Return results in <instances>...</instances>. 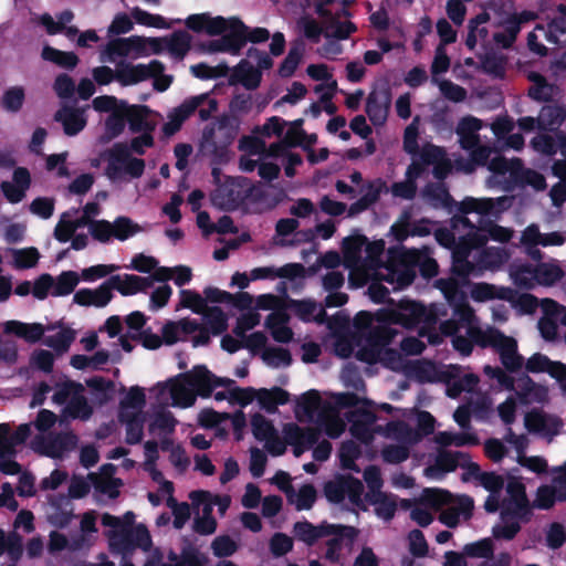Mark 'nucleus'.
<instances>
[{
  "label": "nucleus",
  "mask_w": 566,
  "mask_h": 566,
  "mask_svg": "<svg viewBox=\"0 0 566 566\" xmlns=\"http://www.w3.org/2000/svg\"><path fill=\"white\" fill-rule=\"evenodd\" d=\"M178 421L166 407H160L149 416V431L154 434L166 436L175 431Z\"/></svg>",
  "instance_id": "nucleus-42"
},
{
  "label": "nucleus",
  "mask_w": 566,
  "mask_h": 566,
  "mask_svg": "<svg viewBox=\"0 0 566 566\" xmlns=\"http://www.w3.org/2000/svg\"><path fill=\"white\" fill-rule=\"evenodd\" d=\"M491 128L499 140L523 142V132L517 130V124L509 116L497 117Z\"/></svg>",
  "instance_id": "nucleus-52"
},
{
  "label": "nucleus",
  "mask_w": 566,
  "mask_h": 566,
  "mask_svg": "<svg viewBox=\"0 0 566 566\" xmlns=\"http://www.w3.org/2000/svg\"><path fill=\"white\" fill-rule=\"evenodd\" d=\"M102 161H107L106 175L112 180H119L125 177L137 178L144 171V160L134 157L125 149L118 148L114 153L92 160V166L98 167Z\"/></svg>",
  "instance_id": "nucleus-10"
},
{
  "label": "nucleus",
  "mask_w": 566,
  "mask_h": 566,
  "mask_svg": "<svg viewBox=\"0 0 566 566\" xmlns=\"http://www.w3.org/2000/svg\"><path fill=\"white\" fill-rule=\"evenodd\" d=\"M344 262L350 270V280L358 286L374 280L368 294L374 302H384L387 296V289L379 282L386 281L394 286V290L409 285L415 271L412 265L420 261V253L417 250H408L391 255L388 263H381L379 258L385 250L382 240L366 242V238L357 235L344 240Z\"/></svg>",
  "instance_id": "nucleus-1"
},
{
  "label": "nucleus",
  "mask_w": 566,
  "mask_h": 566,
  "mask_svg": "<svg viewBox=\"0 0 566 566\" xmlns=\"http://www.w3.org/2000/svg\"><path fill=\"white\" fill-rule=\"evenodd\" d=\"M77 439L72 433H62L55 437H36L32 441V448L44 455L61 458L65 452L75 448Z\"/></svg>",
  "instance_id": "nucleus-20"
},
{
  "label": "nucleus",
  "mask_w": 566,
  "mask_h": 566,
  "mask_svg": "<svg viewBox=\"0 0 566 566\" xmlns=\"http://www.w3.org/2000/svg\"><path fill=\"white\" fill-rule=\"evenodd\" d=\"M469 231L460 238V241L453 249V270L460 275H469L474 273L475 265L467 259L471 249L484 245L489 239L497 242H507L513 237V230L494 223H486L481 228H474L464 217L455 218L453 221V230L459 232L461 229Z\"/></svg>",
  "instance_id": "nucleus-5"
},
{
  "label": "nucleus",
  "mask_w": 566,
  "mask_h": 566,
  "mask_svg": "<svg viewBox=\"0 0 566 566\" xmlns=\"http://www.w3.org/2000/svg\"><path fill=\"white\" fill-rule=\"evenodd\" d=\"M434 440L437 443L441 446H455V447H463V446H475L479 442V439L476 434L471 431L467 430L462 433H452L448 431L439 432Z\"/></svg>",
  "instance_id": "nucleus-57"
},
{
  "label": "nucleus",
  "mask_w": 566,
  "mask_h": 566,
  "mask_svg": "<svg viewBox=\"0 0 566 566\" xmlns=\"http://www.w3.org/2000/svg\"><path fill=\"white\" fill-rule=\"evenodd\" d=\"M290 316L285 311L272 312L265 319V327L274 340L289 343L293 338V331L289 326Z\"/></svg>",
  "instance_id": "nucleus-38"
},
{
  "label": "nucleus",
  "mask_w": 566,
  "mask_h": 566,
  "mask_svg": "<svg viewBox=\"0 0 566 566\" xmlns=\"http://www.w3.org/2000/svg\"><path fill=\"white\" fill-rule=\"evenodd\" d=\"M191 501L198 506H203L205 515L211 514L212 507L218 506L220 514H224L230 505V497L213 495L207 491H193L190 493Z\"/></svg>",
  "instance_id": "nucleus-49"
},
{
  "label": "nucleus",
  "mask_w": 566,
  "mask_h": 566,
  "mask_svg": "<svg viewBox=\"0 0 566 566\" xmlns=\"http://www.w3.org/2000/svg\"><path fill=\"white\" fill-rule=\"evenodd\" d=\"M261 71L255 69L249 61L242 60L233 70L230 84L241 83L248 90H255L261 82Z\"/></svg>",
  "instance_id": "nucleus-43"
},
{
  "label": "nucleus",
  "mask_w": 566,
  "mask_h": 566,
  "mask_svg": "<svg viewBox=\"0 0 566 566\" xmlns=\"http://www.w3.org/2000/svg\"><path fill=\"white\" fill-rule=\"evenodd\" d=\"M115 468L112 464L103 465L98 473L88 475L95 490L109 499H115L119 494L123 485L122 481L114 476Z\"/></svg>",
  "instance_id": "nucleus-29"
},
{
  "label": "nucleus",
  "mask_w": 566,
  "mask_h": 566,
  "mask_svg": "<svg viewBox=\"0 0 566 566\" xmlns=\"http://www.w3.org/2000/svg\"><path fill=\"white\" fill-rule=\"evenodd\" d=\"M264 146L265 144H241L240 149L243 151V155L240 160V167L242 170L251 171L258 166L264 157Z\"/></svg>",
  "instance_id": "nucleus-59"
},
{
  "label": "nucleus",
  "mask_w": 566,
  "mask_h": 566,
  "mask_svg": "<svg viewBox=\"0 0 566 566\" xmlns=\"http://www.w3.org/2000/svg\"><path fill=\"white\" fill-rule=\"evenodd\" d=\"M422 164L416 158L407 170V179L392 186V193L397 197L410 199L413 197L416 186L413 180L421 174Z\"/></svg>",
  "instance_id": "nucleus-54"
},
{
  "label": "nucleus",
  "mask_w": 566,
  "mask_h": 566,
  "mask_svg": "<svg viewBox=\"0 0 566 566\" xmlns=\"http://www.w3.org/2000/svg\"><path fill=\"white\" fill-rule=\"evenodd\" d=\"M199 324L189 318H182L177 322H168L161 329L163 340L167 345H172L178 342H184L189 335L196 333Z\"/></svg>",
  "instance_id": "nucleus-35"
},
{
  "label": "nucleus",
  "mask_w": 566,
  "mask_h": 566,
  "mask_svg": "<svg viewBox=\"0 0 566 566\" xmlns=\"http://www.w3.org/2000/svg\"><path fill=\"white\" fill-rule=\"evenodd\" d=\"M48 331L40 323L27 324L19 321H8L4 324V332L15 334L31 343L39 340Z\"/></svg>",
  "instance_id": "nucleus-48"
},
{
  "label": "nucleus",
  "mask_w": 566,
  "mask_h": 566,
  "mask_svg": "<svg viewBox=\"0 0 566 566\" xmlns=\"http://www.w3.org/2000/svg\"><path fill=\"white\" fill-rule=\"evenodd\" d=\"M191 35L186 31H176L169 39H165L166 48L171 55L181 60L191 48Z\"/></svg>",
  "instance_id": "nucleus-60"
},
{
  "label": "nucleus",
  "mask_w": 566,
  "mask_h": 566,
  "mask_svg": "<svg viewBox=\"0 0 566 566\" xmlns=\"http://www.w3.org/2000/svg\"><path fill=\"white\" fill-rule=\"evenodd\" d=\"M350 432L363 442H368L374 436L375 415L368 410L353 413Z\"/></svg>",
  "instance_id": "nucleus-47"
},
{
  "label": "nucleus",
  "mask_w": 566,
  "mask_h": 566,
  "mask_svg": "<svg viewBox=\"0 0 566 566\" xmlns=\"http://www.w3.org/2000/svg\"><path fill=\"white\" fill-rule=\"evenodd\" d=\"M391 96L388 90L373 91L366 103V113L374 125H382L388 116Z\"/></svg>",
  "instance_id": "nucleus-31"
},
{
  "label": "nucleus",
  "mask_w": 566,
  "mask_h": 566,
  "mask_svg": "<svg viewBox=\"0 0 566 566\" xmlns=\"http://www.w3.org/2000/svg\"><path fill=\"white\" fill-rule=\"evenodd\" d=\"M164 71V65L158 61H153L148 65H133L124 61L116 66V80L124 86L142 82L150 76H155Z\"/></svg>",
  "instance_id": "nucleus-19"
},
{
  "label": "nucleus",
  "mask_w": 566,
  "mask_h": 566,
  "mask_svg": "<svg viewBox=\"0 0 566 566\" xmlns=\"http://www.w3.org/2000/svg\"><path fill=\"white\" fill-rule=\"evenodd\" d=\"M31 185L30 172L25 168H17L13 171L12 181H3L1 190L10 203H18L23 200Z\"/></svg>",
  "instance_id": "nucleus-27"
},
{
  "label": "nucleus",
  "mask_w": 566,
  "mask_h": 566,
  "mask_svg": "<svg viewBox=\"0 0 566 566\" xmlns=\"http://www.w3.org/2000/svg\"><path fill=\"white\" fill-rule=\"evenodd\" d=\"M537 118L539 130L553 129L565 120L566 108L556 104L546 105L541 109Z\"/></svg>",
  "instance_id": "nucleus-56"
},
{
  "label": "nucleus",
  "mask_w": 566,
  "mask_h": 566,
  "mask_svg": "<svg viewBox=\"0 0 566 566\" xmlns=\"http://www.w3.org/2000/svg\"><path fill=\"white\" fill-rule=\"evenodd\" d=\"M294 413L300 421L317 424L331 438H338L345 430L338 411L323 403L316 390H308L296 398Z\"/></svg>",
  "instance_id": "nucleus-8"
},
{
  "label": "nucleus",
  "mask_w": 566,
  "mask_h": 566,
  "mask_svg": "<svg viewBox=\"0 0 566 566\" xmlns=\"http://www.w3.org/2000/svg\"><path fill=\"white\" fill-rule=\"evenodd\" d=\"M186 25L195 32L206 31L209 35H219L228 30V20L206 13L193 14L186 20Z\"/></svg>",
  "instance_id": "nucleus-36"
},
{
  "label": "nucleus",
  "mask_w": 566,
  "mask_h": 566,
  "mask_svg": "<svg viewBox=\"0 0 566 566\" xmlns=\"http://www.w3.org/2000/svg\"><path fill=\"white\" fill-rule=\"evenodd\" d=\"M459 314L467 322L468 334L475 344L482 347H493L500 355L501 361L506 369L514 371L523 366L524 359L517 353V342L515 338L506 336L493 327H479L475 323L474 312L470 306L460 308Z\"/></svg>",
  "instance_id": "nucleus-6"
},
{
  "label": "nucleus",
  "mask_w": 566,
  "mask_h": 566,
  "mask_svg": "<svg viewBox=\"0 0 566 566\" xmlns=\"http://www.w3.org/2000/svg\"><path fill=\"white\" fill-rule=\"evenodd\" d=\"M284 439L294 447V454L300 457L317 439L318 434L314 429L303 430L295 423H287L283 427Z\"/></svg>",
  "instance_id": "nucleus-32"
},
{
  "label": "nucleus",
  "mask_w": 566,
  "mask_h": 566,
  "mask_svg": "<svg viewBox=\"0 0 566 566\" xmlns=\"http://www.w3.org/2000/svg\"><path fill=\"white\" fill-rule=\"evenodd\" d=\"M228 30L230 34L223 35L218 40L202 43L200 49L208 52H231L238 54L247 42L248 28L239 20H228Z\"/></svg>",
  "instance_id": "nucleus-13"
},
{
  "label": "nucleus",
  "mask_w": 566,
  "mask_h": 566,
  "mask_svg": "<svg viewBox=\"0 0 566 566\" xmlns=\"http://www.w3.org/2000/svg\"><path fill=\"white\" fill-rule=\"evenodd\" d=\"M113 239L125 241L143 231V228L126 217H118L112 222Z\"/></svg>",
  "instance_id": "nucleus-63"
},
{
  "label": "nucleus",
  "mask_w": 566,
  "mask_h": 566,
  "mask_svg": "<svg viewBox=\"0 0 566 566\" xmlns=\"http://www.w3.org/2000/svg\"><path fill=\"white\" fill-rule=\"evenodd\" d=\"M509 275L512 282L520 289L533 290L538 286L536 265L515 262L510 266Z\"/></svg>",
  "instance_id": "nucleus-41"
},
{
  "label": "nucleus",
  "mask_w": 566,
  "mask_h": 566,
  "mask_svg": "<svg viewBox=\"0 0 566 566\" xmlns=\"http://www.w3.org/2000/svg\"><path fill=\"white\" fill-rule=\"evenodd\" d=\"M323 23V32L326 39L345 40L356 31L354 23L349 21L342 22L339 14H332Z\"/></svg>",
  "instance_id": "nucleus-50"
},
{
  "label": "nucleus",
  "mask_w": 566,
  "mask_h": 566,
  "mask_svg": "<svg viewBox=\"0 0 566 566\" xmlns=\"http://www.w3.org/2000/svg\"><path fill=\"white\" fill-rule=\"evenodd\" d=\"M524 427L531 433L552 439L563 428V420L543 410L534 409L525 413Z\"/></svg>",
  "instance_id": "nucleus-16"
},
{
  "label": "nucleus",
  "mask_w": 566,
  "mask_h": 566,
  "mask_svg": "<svg viewBox=\"0 0 566 566\" xmlns=\"http://www.w3.org/2000/svg\"><path fill=\"white\" fill-rule=\"evenodd\" d=\"M113 298L111 286L103 283L96 289H81L74 296V303L81 306L105 307Z\"/></svg>",
  "instance_id": "nucleus-34"
},
{
  "label": "nucleus",
  "mask_w": 566,
  "mask_h": 566,
  "mask_svg": "<svg viewBox=\"0 0 566 566\" xmlns=\"http://www.w3.org/2000/svg\"><path fill=\"white\" fill-rule=\"evenodd\" d=\"M543 317L538 322L541 335L546 340H555L558 337V325H566V308L551 298H544L541 303Z\"/></svg>",
  "instance_id": "nucleus-15"
},
{
  "label": "nucleus",
  "mask_w": 566,
  "mask_h": 566,
  "mask_svg": "<svg viewBox=\"0 0 566 566\" xmlns=\"http://www.w3.org/2000/svg\"><path fill=\"white\" fill-rule=\"evenodd\" d=\"M214 381V375L207 367L198 365L187 373L158 381L149 388V394L159 407L186 409L195 405L198 396L210 397Z\"/></svg>",
  "instance_id": "nucleus-3"
},
{
  "label": "nucleus",
  "mask_w": 566,
  "mask_h": 566,
  "mask_svg": "<svg viewBox=\"0 0 566 566\" xmlns=\"http://www.w3.org/2000/svg\"><path fill=\"white\" fill-rule=\"evenodd\" d=\"M334 525H321L319 527H314L310 523H297L294 526L295 535L305 543H313L317 538L325 537V535H329V533L334 532Z\"/></svg>",
  "instance_id": "nucleus-61"
},
{
  "label": "nucleus",
  "mask_w": 566,
  "mask_h": 566,
  "mask_svg": "<svg viewBox=\"0 0 566 566\" xmlns=\"http://www.w3.org/2000/svg\"><path fill=\"white\" fill-rule=\"evenodd\" d=\"M126 113V119L129 128L134 133H140V137L132 139V142H153L151 132L156 128V123L149 119V109L145 106L122 104Z\"/></svg>",
  "instance_id": "nucleus-17"
},
{
  "label": "nucleus",
  "mask_w": 566,
  "mask_h": 566,
  "mask_svg": "<svg viewBox=\"0 0 566 566\" xmlns=\"http://www.w3.org/2000/svg\"><path fill=\"white\" fill-rule=\"evenodd\" d=\"M207 99L206 95L195 96L182 103L168 115V122L164 124V137L169 138L178 132L182 123Z\"/></svg>",
  "instance_id": "nucleus-25"
},
{
  "label": "nucleus",
  "mask_w": 566,
  "mask_h": 566,
  "mask_svg": "<svg viewBox=\"0 0 566 566\" xmlns=\"http://www.w3.org/2000/svg\"><path fill=\"white\" fill-rule=\"evenodd\" d=\"M84 227L77 219V210H70L60 216L54 228V238L62 243L71 241L74 250H82L88 243V235L85 233L75 234V231Z\"/></svg>",
  "instance_id": "nucleus-14"
},
{
  "label": "nucleus",
  "mask_w": 566,
  "mask_h": 566,
  "mask_svg": "<svg viewBox=\"0 0 566 566\" xmlns=\"http://www.w3.org/2000/svg\"><path fill=\"white\" fill-rule=\"evenodd\" d=\"M53 401L64 405V415L71 418L87 419L92 412L84 397V387L73 381H64L56 386Z\"/></svg>",
  "instance_id": "nucleus-11"
},
{
  "label": "nucleus",
  "mask_w": 566,
  "mask_h": 566,
  "mask_svg": "<svg viewBox=\"0 0 566 566\" xmlns=\"http://www.w3.org/2000/svg\"><path fill=\"white\" fill-rule=\"evenodd\" d=\"M98 514L95 511H88L80 516L78 535L74 538V547L80 548L91 545L98 532Z\"/></svg>",
  "instance_id": "nucleus-44"
},
{
  "label": "nucleus",
  "mask_w": 566,
  "mask_h": 566,
  "mask_svg": "<svg viewBox=\"0 0 566 566\" xmlns=\"http://www.w3.org/2000/svg\"><path fill=\"white\" fill-rule=\"evenodd\" d=\"M525 368L530 373H547L560 382L564 391H566V365L559 361H553L547 356L535 353L525 363Z\"/></svg>",
  "instance_id": "nucleus-21"
},
{
  "label": "nucleus",
  "mask_w": 566,
  "mask_h": 566,
  "mask_svg": "<svg viewBox=\"0 0 566 566\" xmlns=\"http://www.w3.org/2000/svg\"><path fill=\"white\" fill-rule=\"evenodd\" d=\"M470 296L475 302L503 300L512 304L516 302L517 294L506 286H497L489 283H475L470 289Z\"/></svg>",
  "instance_id": "nucleus-26"
},
{
  "label": "nucleus",
  "mask_w": 566,
  "mask_h": 566,
  "mask_svg": "<svg viewBox=\"0 0 566 566\" xmlns=\"http://www.w3.org/2000/svg\"><path fill=\"white\" fill-rule=\"evenodd\" d=\"M464 306H469L467 303H461L459 305H454V315L459 318L460 321V324L457 323L455 321H448V322H444L442 325H441V329H442V333L446 334V335H453L455 333L459 332L460 327L463 328L465 331V334L468 335V337H463V336H459L457 335L453 339H452V343H453V347L460 352L462 355H469L472 350V343H475L471 336L468 334V331H467V327H468V324L467 322L461 317V315L459 314V310L464 307Z\"/></svg>",
  "instance_id": "nucleus-30"
},
{
  "label": "nucleus",
  "mask_w": 566,
  "mask_h": 566,
  "mask_svg": "<svg viewBox=\"0 0 566 566\" xmlns=\"http://www.w3.org/2000/svg\"><path fill=\"white\" fill-rule=\"evenodd\" d=\"M247 406L256 401L259 407L269 413H274L279 406L285 405L290 395L287 391L280 387L266 388H253L245 387Z\"/></svg>",
  "instance_id": "nucleus-18"
},
{
  "label": "nucleus",
  "mask_w": 566,
  "mask_h": 566,
  "mask_svg": "<svg viewBox=\"0 0 566 566\" xmlns=\"http://www.w3.org/2000/svg\"><path fill=\"white\" fill-rule=\"evenodd\" d=\"M464 150L472 158L463 163L462 160H454L452 164L450 159L444 158L442 149L434 145H427L420 158L426 165L434 166V175L437 178H443L452 169L471 172L475 164L486 165L489 170L494 175H510L514 178L518 168V160H506L497 150L481 144H465Z\"/></svg>",
  "instance_id": "nucleus-4"
},
{
  "label": "nucleus",
  "mask_w": 566,
  "mask_h": 566,
  "mask_svg": "<svg viewBox=\"0 0 566 566\" xmlns=\"http://www.w3.org/2000/svg\"><path fill=\"white\" fill-rule=\"evenodd\" d=\"M81 276L74 271L62 272L59 276L53 279L54 296H65L71 294L78 284Z\"/></svg>",
  "instance_id": "nucleus-64"
},
{
  "label": "nucleus",
  "mask_w": 566,
  "mask_h": 566,
  "mask_svg": "<svg viewBox=\"0 0 566 566\" xmlns=\"http://www.w3.org/2000/svg\"><path fill=\"white\" fill-rule=\"evenodd\" d=\"M146 406V391L143 387L132 386L120 400L119 419L126 426V440L137 443L143 438Z\"/></svg>",
  "instance_id": "nucleus-9"
},
{
  "label": "nucleus",
  "mask_w": 566,
  "mask_h": 566,
  "mask_svg": "<svg viewBox=\"0 0 566 566\" xmlns=\"http://www.w3.org/2000/svg\"><path fill=\"white\" fill-rule=\"evenodd\" d=\"M102 524L109 546L118 553L127 554L134 547L148 552L151 547L149 532L143 524H135L133 512H126L122 517L104 513Z\"/></svg>",
  "instance_id": "nucleus-7"
},
{
  "label": "nucleus",
  "mask_w": 566,
  "mask_h": 566,
  "mask_svg": "<svg viewBox=\"0 0 566 566\" xmlns=\"http://www.w3.org/2000/svg\"><path fill=\"white\" fill-rule=\"evenodd\" d=\"M52 334L44 338V344L51 347L56 355L66 353L75 339V333L67 327L52 328Z\"/></svg>",
  "instance_id": "nucleus-53"
},
{
  "label": "nucleus",
  "mask_w": 566,
  "mask_h": 566,
  "mask_svg": "<svg viewBox=\"0 0 566 566\" xmlns=\"http://www.w3.org/2000/svg\"><path fill=\"white\" fill-rule=\"evenodd\" d=\"M146 45L147 40L143 36L118 38L106 44L104 53L108 55L109 60L114 61L116 56L125 57L143 54L146 51Z\"/></svg>",
  "instance_id": "nucleus-23"
},
{
  "label": "nucleus",
  "mask_w": 566,
  "mask_h": 566,
  "mask_svg": "<svg viewBox=\"0 0 566 566\" xmlns=\"http://www.w3.org/2000/svg\"><path fill=\"white\" fill-rule=\"evenodd\" d=\"M209 138L219 140H233L238 137L239 125L235 118L222 117L218 119L211 130Z\"/></svg>",
  "instance_id": "nucleus-58"
},
{
  "label": "nucleus",
  "mask_w": 566,
  "mask_h": 566,
  "mask_svg": "<svg viewBox=\"0 0 566 566\" xmlns=\"http://www.w3.org/2000/svg\"><path fill=\"white\" fill-rule=\"evenodd\" d=\"M450 497V493L441 489H426L420 501L413 505L409 500H401L403 509L410 510V517L420 526H428L432 520L431 510H438L444 505Z\"/></svg>",
  "instance_id": "nucleus-12"
},
{
  "label": "nucleus",
  "mask_w": 566,
  "mask_h": 566,
  "mask_svg": "<svg viewBox=\"0 0 566 566\" xmlns=\"http://www.w3.org/2000/svg\"><path fill=\"white\" fill-rule=\"evenodd\" d=\"M214 380L216 381L211 387V394L214 389L219 387L222 388L213 394L217 401L227 400L232 406H239L241 408L247 407L245 388L235 386V382L229 378H219L214 376Z\"/></svg>",
  "instance_id": "nucleus-28"
},
{
  "label": "nucleus",
  "mask_w": 566,
  "mask_h": 566,
  "mask_svg": "<svg viewBox=\"0 0 566 566\" xmlns=\"http://www.w3.org/2000/svg\"><path fill=\"white\" fill-rule=\"evenodd\" d=\"M145 448V462L144 468L150 474L151 479L158 483L159 492L169 495L172 492L171 482L164 479L163 474L156 469V460L158 459V447L156 442L148 441Z\"/></svg>",
  "instance_id": "nucleus-39"
},
{
  "label": "nucleus",
  "mask_w": 566,
  "mask_h": 566,
  "mask_svg": "<svg viewBox=\"0 0 566 566\" xmlns=\"http://www.w3.org/2000/svg\"><path fill=\"white\" fill-rule=\"evenodd\" d=\"M461 454L442 451L437 455L436 462L424 470V475L432 480H441L446 473L452 472L459 464Z\"/></svg>",
  "instance_id": "nucleus-45"
},
{
  "label": "nucleus",
  "mask_w": 566,
  "mask_h": 566,
  "mask_svg": "<svg viewBox=\"0 0 566 566\" xmlns=\"http://www.w3.org/2000/svg\"><path fill=\"white\" fill-rule=\"evenodd\" d=\"M107 284H109L111 290L115 289L122 295L127 296L146 291L150 286V281L146 277L124 274L112 276Z\"/></svg>",
  "instance_id": "nucleus-37"
},
{
  "label": "nucleus",
  "mask_w": 566,
  "mask_h": 566,
  "mask_svg": "<svg viewBox=\"0 0 566 566\" xmlns=\"http://www.w3.org/2000/svg\"><path fill=\"white\" fill-rule=\"evenodd\" d=\"M11 265L18 270L34 268L40 260V252L34 247L10 249Z\"/></svg>",
  "instance_id": "nucleus-55"
},
{
  "label": "nucleus",
  "mask_w": 566,
  "mask_h": 566,
  "mask_svg": "<svg viewBox=\"0 0 566 566\" xmlns=\"http://www.w3.org/2000/svg\"><path fill=\"white\" fill-rule=\"evenodd\" d=\"M446 504L448 507L441 512L439 520L448 527H454L461 518L468 520L471 516L473 501L469 496L462 495L453 499L450 494Z\"/></svg>",
  "instance_id": "nucleus-22"
},
{
  "label": "nucleus",
  "mask_w": 566,
  "mask_h": 566,
  "mask_svg": "<svg viewBox=\"0 0 566 566\" xmlns=\"http://www.w3.org/2000/svg\"><path fill=\"white\" fill-rule=\"evenodd\" d=\"M368 501L376 506V514L382 520H390L396 512V501L392 495L384 492H377Z\"/></svg>",
  "instance_id": "nucleus-62"
},
{
  "label": "nucleus",
  "mask_w": 566,
  "mask_h": 566,
  "mask_svg": "<svg viewBox=\"0 0 566 566\" xmlns=\"http://www.w3.org/2000/svg\"><path fill=\"white\" fill-rule=\"evenodd\" d=\"M61 122L67 135H74L82 130L86 124L83 108L63 107L54 115Z\"/></svg>",
  "instance_id": "nucleus-46"
},
{
  "label": "nucleus",
  "mask_w": 566,
  "mask_h": 566,
  "mask_svg": "<svg viewBox=\"0 0 566 566\" xmlns=\"http://www.w3.org/2000/svg\"><path fill=\"white\" fill-rule=\"evenodd\" d=\"M153 279L159 282L172 280L176 285L182 286L189 283L192 279V271L189 266L178 265L172 268H158L153 273Z\"/></svg>",
  "instance_id": "nucleus-51"
},
{
  "label": "nucleus",
  "mask_w": 566,
  "mask_h": 566,
  "mask_svg": "<svg viewBox=\"0 0 566 566\" xmlns=\"http://www.w3.org/2000/svg\"><path fill=\"white\" fill-rule=\"evenodd\" d=\"M515 391L520 400L525 405L545 403L548 401V389L534 382L530 377L517 379Z\"/></svg>",
  "instance_id": "nucleus-33"
},
{
  "label": "nucleus",
  "mask_w": 566,
  "mask_h": 566,
  "mask_svg": "<svg viewBox=\"0 0 566 566\" xmlns=\"http://www.w3.org/2000/svg\"><path fill=\"white\" fill-rule=\"evenodd\" d=\"M10 427L7 423L0 424V470L6 474L19 472V464L11 460L13 455L12 437L9 436Z\"/></svg>",
  "instance_id": "nucleus-40"
},
{
  "label": "nucleus",
  "mask_w": 566,
  "mask_h": 566,
  "mask_svg": "<svg viewBox=\"0 0 566 566\" xmlns=\"http://www.w3.org/2000/svg\"><path fill=\"white\" fill-rule=\"evenodd\" d=\"M335 531L325 535L327 537L326 558L338 562L342 558V549L349 546L356 538L358 532L354 527L334 525Z\"/></svg>",
  "instance_id": "nucleus-24"
},
{
  "label": "nucleus",
  "mask_w": 566,
  "mask_h": 566,
  "mask_svg": "<svg viewBox=\"0 0 566 566\" xmlns=\"http://www.w3.org/2000/svg\"><path fill=\"white\" fill-rule=\"evenodd\" d=\"M431 319V312L427 311L421 304L411 301H401L396 307L381 310L375 316L367 312L358 313L355 317V325L358 328L373 329L368 345L357 352L358 359L369 364L380 361L394 370L401 369L403 360L400 354L386 348L394 336L389 324L395 323L405 327H412L422 322L430 323Z\"/></svg>",
  "instance_id": "nucleus-2"
}]
</instances>
